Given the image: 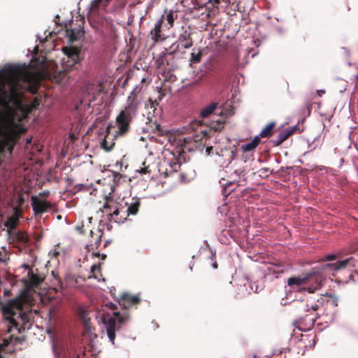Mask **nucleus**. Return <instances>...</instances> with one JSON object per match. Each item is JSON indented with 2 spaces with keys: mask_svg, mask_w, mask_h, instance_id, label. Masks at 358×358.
Instances as JSON below:
<instances>
[{
  "mask_svg": "<svg viewBox=\"0 0 358 358\" xmlns=\"http://www.w3.org/2000/svg\"><path fill=\"white\" fill-rule=\"evenodd\" d=\"M357 248H358V241H357Z\"/></svg>",
  "mask_w": 358,
  "mask_h": 358,
  "instance_id": "49",
  "label": "nucleus"
},
{
  "mask_svg": "<svg viewBox=\"0 0 358 358\" xmlns=\"http://www.w3.org/2000/svg\"><path fill=\"white\" fill-rule=\"evenodd\" d=\"M180 176H181L182 180H183V181H186L187 180V179L185 177V175L183 173H181Z\"/></svg>",
  "mask_w": 358,
  "mask_h": 358,
  "instance_id": "40",
  "label": "nucleus"
},
{
  "mask_svg": "<svg viewBox=\"0 0 358 358\" xmlns=\"http://www.w3.org/2000/svg\"><path fill=\"white\" fill-rule=\"evenodd\" d=\"M212 266H213V268H215V269L217 268V267H218V264L216 261H214L213 262Z\"/></svg>",
  "mask_w": 358,
  "mask_h": 358,
  "instance_id": "39",
  "label": "nucleus"
},
{
  "mask_svg": "<svg viewBox=\"0 0 358 358\" xmlns=\"http://www.w3.org/2000/svg\"><path fill=\"white\" fill-rule=\"evenodd\" d=\"M14 238L19 244L23 245H26L29 241L28 235L25 232L20 231L15 234Z\"/></svg>",
  "mask_w": 358,
  "mask_h": 358,
  "instance_id": "22",
  "label": "nucleus"
},
{
  "mask_svg": "<svg viewBox=\"0 0 358 358\" xmlns=\"http://www.w3.org/2000/svg\"><path fill=\"white\" fill-rule=\"evenodd\" d=\"M84 34V31L80 26L78 28H73L67 30V35L71 41H76L80 38Z\"/></svg>",
  "mask_w": 358,
  "mask_h": 358,
  "instance_id": "19",
  "label": "nucleus"
},
{
  "mask_svg": "<svg viewBox=\"0 0 358 358\" xmlns=\"http://www.w3.org/2000/svg\"><path fill=\"white\" fill-rule=\"evenodd\" d=\"M106 257V255L105 254L101 255V259H104Z\"/></svg>",
  "mask_w": 358,
  "mask_h": 358,
  "instance_id": "44",
  "label": "nucleus"
},
{
  "mask_svg": "<svg viewBox=\"0 0 358 358\" xmlns=\"http://www.w3.org/2000/svg\"><path fill=\"white\" fill-rule=\"evenodd\" d=\"M224 121L217 120L216 125L212 126V128L215 131H220L224 128Z\"/></svg>",
  "mask_w": 358,
  "mask_h": 358,
  "instance_id": "31",
  "label": "nucleus"
},
{
  "mask_svg": "<svg viewBox=\"0 0 358 358\" xmlns=\"http://www.w3.org/2000/svg\"><path fill=\"white\" fill-rule=\"evenodd\" d=\"M114 316L107 314L104 315L102 318L108 338L113 345L115 344V332L120 329L121 324L124 323L129 318L127 313L121 315L119 312H115Z\"/></svg>",
  "mask_w": 358,
  "mask_h": 358,
  "instance_id": "3",
  "label": "nucleus"
},
{
  "mask_svg": "<svg viewBox=\"0 0 358 358\" xmlns=\"http://www.w3.org/2000/svg\"><path fill=\"white\" fill-rule=\"evenodd\" d=\"M91 273L93 277L96 279H99L98 276V273H101V266L100 265L94 264L91 267Z\"/></svg>",
  "mask_w": 358,
  "mask_h": 358,
  "instance_id": "28",
  "label": "nucleus"
},
{
  "mask_svg": "<svg viewBox=\"0 0 358 358\" xmlns=\"http://www.w3.org/2000/svg\"><path fill=\"white\" fill-rule=\"evenodd\" d=\"M120 306L123 309H129L131 306L138 304L141 299L138 296L131 295L128 293H124L117 298Z\"/></svg>",
  "mask_w": 358,
  "mask_h": 358,
  "instance_id": "10",
  "label": "nucleus"
},
{
  "mask_svg": "<svg viewBox=\"0 0 358 358\" xmlns=\"http://www.w3.org/2000/svg\"><path fill=\"white\" fill-rule=\"evenodd\" d=\"M192 147H193L192 149H194V143H192Z\"/></svg>",
  "mask_w": 358,
  "mask_h": 358,
  "instance_id": "48",
  "label": "nucleus"
},
{
  "mask_svg": "<svg viewBox=\"0 0 358 358\" xmlns=\"http://www.w3.org/2000/svg\"><path fill=\"white\" fill-rule=\"evenodd\" d=\"M145 164H146L145 162H143V167H141L138 170V172L140 173H141V174H146V173H150L151 172L150 169H149V166H146Z\"/></svg>",
  "mask_w": 358,
  "mask_h": 358,
  "instance_id": "32",
  "label": "nucleus"
},
{
  "mask_svg": "<svg viewBox=\"0 0 358 358\" xmlns=\"http://www.w3.org/2000/svg\"><path fill=\"white\" fill-rule=\"evenodd\" d=\"M298 129V125L287 127L281 131L278 136L271 141L273 146H278L294 134Z\"/></svg>",
  "mask_w": 358,
  "mask_h": 358,
  "instance_id": "11",
  "label": "nucleus"
},
{
  "mask_svg": "<svg viewBox=\"0 0 358 358\" xmlns=\"http://www.w3.org/2000/svg\"><path fill=\"white\" fill-rule=\"evenodd\" d=\"M355 259L353 257H350L343 260L338 261L335 263L332 264H326L324 265V268H329L333 271H338L341 269H344L348 266H355Z\"/></svg>",
  "mask_w": 358,
  "mask_h": 358,
  "instance_id": "13",
  "label": "nucleus"
},
{
  "mask_svg": "<svg viewBox=\"0 0 358 358\" xmlns=\"http://www.w3.org/2000/svg\"><path fill=\"white\" fill-rule=\"evenodd\" d=\"M122 178V175L120 173H113V180L115 182H119L120 179Z\"/></svg>",
  "mask_w": 358,
  "mask_h": 358,
  "instance_id": "33",
  "label": "nucleus"
},
{
  "mask_svg": "<svg viewBox=\"0 0 358 358\" xmlns=\"http://www.w3.org/2000/svg\"><path fill=\"white\" fill-rule=\"evenodd\" d=\"M34 304L32 294L27 290L22 291L15 298L0 301V309L6 326V332H16L19 334L31 329L34 315L38 313L37 310L32 308Z\"/></svg>",
  "mask_w": 358,
  "mask_h": 358,
  "instance_id": "1",
  "label": "nucleus"
},
{
  "mask_svg": "<svg viewBox=\"0 0 358 358\" xmlns=\"http://www.w3.org/2000/svg\"><path fill=\"white\" fill-rule=\"evenodd\" d=\"M275 127V122H271L267 124L261 131L259 136V138H268L270 137L273 133V129Z\"/></svg>",
  "mask_w": 358,
  "mask_h": 358,
  "instance_id": "21",
  "label": "nucleus"
},
{
  "mask_svg": "<svg viewBox=\"0 0 358 358\" xmlns=\"http://www.w3.org/2000/svg\"><path fill=\"white\" fill-rule=\"evenodd\" d=\"M213 1L214 3H215L217 5L220 4V0H213Z\"/></svg>",
  "mask_w": 358,
  "mask_h": 358,
  "instance_id": "42",
  "label": "nucleus"
},
{
  "mask_svg": "<svg viewBox=\"0 0 358 358\" xmlns=\"http://www.w3.org/2000/svg\"><path fill=\"white\" fill-rule=\"evenodd\" d=\"M261 143V138L256 136L250 142L241 145V149L244 152H250L254 150Z\"/></svg>",
  "mask_w": 358,
  "mask_h": 358,
  "instance_id": "18",
  "label": "nucleus"
},
{
  "mask_svg": "<svg viewBox=\"0 0 358 358\" xmlns=\"http://www.w3.org/2000/svg\"><path fill=\"white\" fill-rule=\"evenodd\" d=\"M111 0H104L106 6H107Z\"/></svg>",
  "mask_w": 358,
  "mask_h": 358,
  "instance_id": "43",
  "label": "nucleus"
},
{
  "mask_svg": "<svg viewBox=\"0 0 358 358\" xmlns=\"http://www.w3.org/2000/svg\"><path fill=\"white\" fill-rule=\"evenodd\" d=\"M10 291L6 290V291L4 292V294H5V295H6V296L10 295Z\"/></svg>",
  "mask_w": 358,
  "mask_h": 358,
  "instance_id": "41",
  "label": "nucleus"
},
{
  "mask_svg": "<svg viewBox=\"0 0 358 358\" xmlns=\"http://www.w3.org/2000/svg\"><path fill=\"white\" fill-rule=\"evenodd\" d=\"M131 122V121L118 115L116 117L117 130L116 131V134H114V137L117 138L127 134L130 129Z\"/></svg>",
  "mask_w": 358,
  "mask_h": 358,
  "instance_id": "12",
  "label": "nucleus"
},
{
  "mask_svg": "<svg viewBox=\"0 0 358 358\" xmlns=\"http://www.w3.org/2000/svg\"><path fill=\"white\" fill-rule=\"evenodd\" d=\"M212 150H213V147H207L206 149V152L208 155H210Z\"/></svg>",
  "mask_w": 358,
  "mask_h": 358,
  "instance_id": "37",
  "label": "nucleus"
},
{
  "mask_svg": "<svg viewBox=\"0 0 358 358\" xmlns=\"http://www.w3.org/2000/svg\"><path fill=\"white\" fill-rule=\"evenodd\" d=\"M215 257V253H214V254H212V255H211V259H212V260H213V259H214Z\"/></svg>",
  "mask_w": 358,
  "mask_h": 358,
  "instance_id": "46",
  "label": "nucleus"
},
{
  "mask_svg": "<svg viewBox=\"0 0 358 358\" xmlns=\"http://www.w3.org/2000/svg\"><path fill=\"white\" fill-rule=\"evenodd\" d=\"M192 36V31H191L190 27H188L187 29H185L179 35L178 38V42L180 43L184 48H190L193 45V40Z\"/></svg>",
  "mask_w": 358,
  "mask_h": 358,
  "instance_id": "16",
  "label": "nucleus"
},
{
  "mask_svg": "<svg viewBox=\"0 0 358 358\" xmlns=\"http://www.w3.org/2000/svg\"><path fill=\"white\" fill-rule=\"evenodd\" d=\"M313 310L316 311L319 309V306L317 304L313 305L311 306Z\"/></svg>",
  "mask_w": 358,
  "mask_h": 358,
  "instance_id": "38",
  "label": "nucleus"
},
{
  "mask_svg": "<svg viewBox=\"0 0 358 358\" xmlns=\"http://www.w3.org/2000/svg\"><path fill=\"white\" fill-rule=\"evenodd\" d=\"M115 305H113V306H111V308H112L113 309V308H115Z\"/></svg>",
  "mask_w": 358,
  "mask_h": 358,
  "instance_id": "47",
  "label": "nucleus"
},
{
  "mask_svg": "<svg viewBox=\"0 0 358 358\" xmlns=\"http://www.w3.org/2000/svg\"><path fill=\"white\" fill-rule=\"evenodd\" d=\"M176 150L178 156H176V153L173 151L170 152L168 150L164 153V159L159 171H162L166 177L173 173L177 172L180 168L181 162L179 156L181 152H183V150L181 148H176Z\"/></svg>",
  "mask_w": 358,
  "mask_h": 358,
  "instance_id": "5",
  "label": "nucleus"
},
{
  "mask_svg": "<svg viewBox=\"0 0 358 358\" xmlns=\"http://www.w3.org/2000/svg\"><path fill=\"white\" fill-rule=\"evenodd\" d=\"M138 105L136 94L134 91H132L128 96L127 105L120 113L119 115L131 121L137 113Z\"/></svg>",
  "mask_w": 358,
  "mask_h": 358,
  "instance_id": "8",
  "label": "nucleus"
},
{
  "mask_svg": "<svg viewBox=\"0 0 358 358\" xmlns=\"http://www.w3.org/2000/svg\"><path fill=\"white\" fill-rule=\"evenodd\" d=\"M13 338H15L17 342L24 341V339H21L20 337H15L13 334L10 335L8 338H3L2 342L0 343V358H6L2 355L1 352L4 351L6 347L9 345Z\"/></svg>",
  "mask_w": 358,
  "mask_h": 358,
  "instance_id": "20",
  "label": "nucleus"
},
{
  "mask_svg": "<svg viewBox=\"0 0 358 358\" xmlns=\"http://www.w3.org/2000/svg\"><path fill=\"white\" fill-rule=\"evenodd\" d=\"M164 20V15H162L155 24L152 29L149 33V36L154 41L155 43H157L159 41H162L164 38L162 37V27Z\"/></svg>",
  "mask_w": 358,
  "mask_h": 358,
  "instance_id": "14",
  "label": "nucleus"
},
{
  "mask_svg": "<svg viewBox=\"0 0 358 358\" xmlns=\"http://www.w3.org/2000/svg\"><path fill=\"white\" fill-rule=\"evenodd\" d=\"M63 52L67 57L64 64L66 69L72 70L77 69V65H79L80 58V50L76 46L64 47Z\"/></svg>",
  "mask_w": 358,
  "mask_h": 358,
  "instance_id": "6",
  "label": "nucleus"
},
{
  "mask_svg": "<svg viewBox=\"0 0 358 358\" xmlns=\"http://www.w3.org/2000/svg\"><path fill=\"white\" fill-rule=\"evenodd\" d=\"M324 93H325V90H317V94L320 96H322L323 94H324Z\"/></svg>",
  "mask_w": 358,
  "mask_h": 358,
  "instance_id": "36",
  "label": "nucleus"
},
{
  "mask_svg": "<svg viewBox=\"0 0 358 358\" xmlns=\"http://www.w3.org/2000/svg\"><path fill=\"white\" fill-rule=\"evenodd\" d=\"M140 206L139 199L132 198L131 202H129L125 198L118 197L114 199L106 196L105 203L100 210L106 214L110 222L121 224L124 223L129 215H136Z\"/></svg>",
  "mask_w": 358,
  "mask_h": 358,
  "instance_id": "2",
  "label": "nucleus"
},
{
  "mask_svg": "<svg viewBox=\"0 0 358 358\" xmlns=\"http://www.w3.org/2000/svg\"><path fill=\"white\" fill-rule=\"evenodd\" d=\"M336 257L335 255H327L324 257V260H325V261H333V260L336 259Z\"/></svg>",
  "mask_w": 358,
  "mask_h": 358,
  "instance_id": "34",
  "label": "nucleus"
},
{
  "mask_svg": "<svg viewBox=\"0 0 358 358\" xmlns=\"http://www.w3.org/2000/svg\"><path fill=\"white\" fill-rule=\"evenodd\" d=\"M5 226L8 229H15L16 227H17V220L10 217L8 219V220L6 221V222L5 223Z\"/></svg>",
  "mask_w": 358,
  "mask_h": 358,
  "instance_id": "27",
  "label": "nucleus"
},
{
  "mask_svg": "<svg viewBox=\"0 0 358 358\" xmlns=\"http://www.w3.org/2000/svg\"><path fill=\"white\" fill-rule=\"evenodd\" d=\"M321 272L316 268H313L310 272L306 273L303 276H293L287 279V285L290 287H299L306 285L310 280L315 281V285L308 287L307 290L310 293H313L321 286L320 283Z\"/></svg>",
  "mask_w": 358,
  "mask_h": 358,
  "instance_id": "4",
  "label": "nucleus"
},
{
  "mask_svg": "<svg viewBox=\"0 0 358 358\" xmlns=\"http://www.w3.org/2000/svg\"><path fill=\"white\" fill-rule=\"evenodd\" d=\"M268 171V168H264V169H262V171Z\"/></svg>",
  "mask_w": 358,
  "mask_h": 358,
  "instance_id": "45",
  "label": "nucleus"
},
{
  "mask_svg": "<svg viewBox=\"0 0 358 358\" xmlns=\"http://www.w3.org/2000/svg\"><path fill=\"white\" fill-rule=\"evenodd\" d=\"M102 235L103 232L99 229H96L95 231L91 230L89 243L86 245L87 251H92L93 255L97 257L101 256V255L99 252H96L94 250L97 249L101 245Z\"/></svg>",
  "mask_w": 358,
  "mask_h": 358,
  "instance_id": "9",
  "label": "nucleus"
},
{
  "mask_svg": "<svg viewBox=\"0 0 358 358\" xmlns=\"http://www.w3.org/2000/svg\"><path fill=\"white\" fill-rule=\"evenodd\" d=\"M31 201V206L36 215L46 212L51 206L50 202L42 201L36 196L32 197Z\"/></svg>",
  "mask_w": 358,
  "mask_h": 358,
  "instance_id": "15",
  "label": "nucleus"
},
{
  "mask_svg": "<svg viewBox=\"0 0 358 358\" xmlns=\"http://www.w3.org/2000/svg\"><path fill=\"white\" fill-rule=\"evenodd\" d=\"M52 275L54 277L55 280L57 281V285L58 287H59L60 288L62 287V280L61 278H59L57 272L56 271H52Z\"/></svg>",
  "mask_w": 358,
  "mask_h": 358,
  "instance_id": "30",
  "label": "nucleus"
},
{
  "mask_svg": "<svg viewBox=\"0 0 358 358\" xmlns=\"http://www.w3.org/2000/svg\"><path fill=\"white\" fill-rule=\"evenodd\" d=\"M111 127H112V124L108 125V127H106V134L104 138L101 142V148L104 150L108 151V152L113 150V148L115 145L114 140L116 138L114 137V135L112 136V138L110 137V131Z\"/></svg>",
  "mask_w": 358,
  "mask_h": 358,
  "instance_id": "17",
  "label": "nucleus"
},
{
  "mask_svg": "<svg viewBox=\"0 0 358 358\" xmlns=\"http://www.w3.org/2000/svg\"><path fill=\"white\" fill-rule=\"evenodd\" d=\"M151 127L152 131L159 136H164L166 133V131L163 129L162 126L156 122L152 123Z\"/></svg>",
  "mask_w": 358,
  "mask_h": 358,
  "instance_id": "24",
  "label": "nucleus"
},
{
  "mask_svg": "<svg viewBox=\"0 0 358 358\" xmlns=\"http://www.w3.org/2000/svg\"><path fill=\"white\" fill-rule=\"evenodd\" d=\"M25 268L29 269V271L27 277L24 278L22 281L24 283L26 289H30L38 287V285L43 281L45 277L43 275L38 273L37 268L36 270L30 269L28 265H26Z\"/></svg>",
  "mask_w": 358,
  "mask_h": 358,
  "instance_id": "7",
  "label": "nucleus"
},
{
  "mask_svg": "<svg viewBox=\"0 0 358 358\" xmlns=\"http://www.w3.org/2000/svg\"><path fill=\"white\" fill-rule=\"evenodd\" d=\"M220 183L222 184V186L224 187L225 192H227V187L233 184V182H229V184H228L227 182H223L222 181H220Z\"/></svg>",
  "mask_w": 358,
  "mask_h": 358,
  "instance_id": "35",
  "label": "nucleus"
},
{
  "mask_svg": "<svg viewBox=\"0 0 358 358\" xmlns=\"http://www.w3.org/2000/svg\"><path fill=\"white\" fill-rule=\"evenodd\" d=\"M166 20L168 24H169V27H173L174 21L176 17H174V12L173 10H169L167 13L166 16L164 17V20Z\"/></svg>",
  "mask_w": 358,
  "mask_h": 358,
  "instance_id": "26",
  "label": "nucleus"
},
{
  "mask_svg": "<svg viewBox=\"0 0 358 358\" xmlns=\"http://www.w3.org/2000/svg\"><path fill=\"white\" fill-rule=\"evenodd\" d=\"M217 103H211L209 106H206L201 111V116L203 118L208 117L210 114H212L214 112V110L217 108Z\"/></svg>",
  "mask_w": 358,
  "mask_h": 358,
  "instance_id": "23",
  "label": "nucleus"
},
{
  "mask_svg": "<svg viewBox=\"0 0 358 358\" xmlns=\"http://www.w3.org/2000/svg\"><path fill=\"white\" fill-rule=\"evenodd\" d=\"M103 0H94L90 4V8L92 11H97Z\"/></svg>",
  "mask_w": 358,
  "mask_h": 358,
  "instance_id": "29",
  "label": "nucleus"
},
{
  "mask_svg": "<svg viewBox=\"0 0 358 358\" xmlns=\"http://www.w3.org/2000/svg\"><path fill=\"white\" fill-rule=\"evenodd\" d=\"M201 57H202L201 50H199V52H197V53L192 52L191 57L189 59L190 65H192V64L199 63L201 62Z\"/></svg>",
  "mask_w": 358,
  "mask_h": 358,
  "instance_id": "25",
  "label": "nucleus"
}]
</instances>
